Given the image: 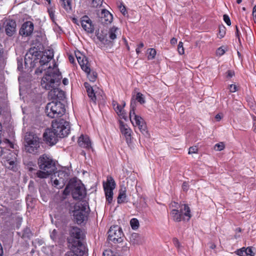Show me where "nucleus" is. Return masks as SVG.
I'll use <instances>...</instances> for the list:
<instances>
[{"mask_svg": "<svg viewBox=\"0 0 256 256\" xmlns=\"http://www.w3.org/2000/svg\"><path fill=\"white\" fill-rule=\"evenodd\" d=\"M116 186V182L112 176H108L106 182H103L106 199L109 204L112 200L113 190L115 188Z\"/></svg>", "mask_w": 256, "mask_h": 256, "instance_id": "nucleus-11", "label": "nucleus"}, {"mask_svg": "<svg viewBox=\"0 0 256 256\" xmlns=\"http://www.w3.org/2000/svg\"><path fill=\"white\" fill-rule=\"evenodd\" d=\"M198 152V148L196 146H191L189 148L188 154H196Z\"/></svg>", "mask_w": 256, "mask_h": 256, "instance_id": "nucleus-46", "label": "nucleus"}, {"mask_svg": "<svg viewBox=\"0 0 256 256\" xmlns=\"http://www.w3.org/2000/svg\"><path fill=\"white\" fill-rule=\"evenodd\" d=\"M70 192L76 200H82L86 194V191L82 184L74 180H71L64 190V194L65 195H68Z\"/></svg>", "mask_w": 256, "mask_h": 256, "instance_id": "nucleus-4", "label": "nucleus"}, {"mask_svg": "<svg viewBox=\"0 0 256 256\" xmlns=\"http://www.w3.org/2000/svg\"><path fill=\"white\" fill-rule=\"evenodd\" d=\"M124 234L122 230L118 226H111L108 232V238L114 243H120L123 240Z\"/></svg>", "mask_w": 256, "mask_h": 256, "instance_id": "nucleus-12", "label": "nucleus"}, {"mask_svg": "<svg viewBox=\"0 0 256 256\" xmlns=\"http://www.w3.org/2000/svg\"><path fill=\"white\" fill-rule=\"evenodd\" d=\"M54 54L52 52L48 51H38L36 48H31L25 56V63L30 62L33 67L38 66L35 70L36 74L38 75L42 72L43 70H46L48 68L49 62L52 59Z\"/></svg>", "mask_w": 256, "mask_h": 256, "instance_id": "nucleus-1", "label": "nucleus"}, {"mask_svg": "<svg viewBox=\"0 0 256 256\" xmlns=\"http://www.w3.org/2000/svg\"><path fill=\"white\" fill-rule=\"evenodd\" d=\"M48 12L49 16L51 18V20H52V22H54L55 20V17H54V10L52 8H48Z\"/></svg>", "mask_w": 256, "mask_h": 256, "instance_id": "nucleus-41", "label": "nucleus"}, {"mask_svg": "<svg viewBox=\"0 0 256 256\" xmlns=\"http://www.w3.org/2000/svg\"><path fill=\"white\" fill-rule=\"evenodd\" d=\"M62 83L64 86L68 85V80L66 78H64L62 80Z\"/></svg>", "mask_w": 256, "mask_h": 256, "instance_id": "nucleus-60", "label": "nucleus"}, {"mask_svg": "<svg viewBox=\"0 0 256 256\" xmlns=\"http://www.w3.org/2000/svg\"><path fill=\"white\" fill-rule=\"evenodd\" d=\"M44 140L50 146L55 144L59 136L52 129H47L43 134Z\"/></svg>", "mask_w": 256, "mask_h": 256, "instance_id": "nucleus-15", "label": "nucleus"}, {"mask_svg": "<svg viewBox=\"0 0 256 256\" xmlns=\"http://www.w3.org/2000/svg\"><path fill=\"white\" fill-rule=\"evenodd\" d=\"M139 238L138 234L136 233H134L132 234L131 237L130 238V242L133 244H138L137 242H135V240Z\"/></svg>", "mask_w": 256, "mask_h": 256, "instance_id": "nucleus-44", "label": "nucleus"}, {"mask_svg": "<svg viewBox=\"0 0 256 256\" xmlns=\"http://www.w3.org/2000/svg\"><path fill=\"white\" fill-rule=\"evenodd\" d=\"M245 254L246 256H254V253L253 252L251 247L245 248Z\"/></svg>", "mask_w": 256, "mask_h": 256, "instance_id": "nucleus-45", "label": "nucleus"}, {"mask_svg": "<svg viewBox=\"0 0 256 256\" xmlns=\"http://www.w3.org/2000/svg\"><path fill=\"white\" fill-rule=\"evenodd\" d=\"M225 52L224 50L222 48H219L216 50V54L220 56L223 55Z\"/></svg>", "mask_w": 256, "mask_h": 256, "instance_id": "nucleus-51", "label": "nucleus"}, {"mask_svg": "<svg viewBox=\"0 0 256 256\" xmlns=\"http://www.w3.org/2000/svg\"><path fill=\"white\" fill-rule=\"evenodd\" d=\"M130 118L131 122L134 124V116H138L135 113V106L132 104H130Z\"/></svg>", "mask_w": 256, "mask_h": 256, "instance_id": "nucleus-32", "label": "nucleus"}, {"mask_svg": "<svg viewBox=\"0 0 256 256\" xmlns=\"http://www.w3.org/2000/svg\"><path fill=\"white\" fill-rule=\"evenodd\" d=\"M38 165L40 170L36 172V176L40 178H48L56 170L55 162L52 158L46 154L40 156L38 160Z\"/></svg>", "mask_w": 256, "mask_h": 256, "instance_id": "nucleus-3", "label": "nucleus"}, {"mask_svg": "<svg viewBox=\"0 0 256 256\" xmlns=\"http://www.w3.org/2000/svg\"><path fill=\"white\" fill-rule=\"evenodd\" d=\"M52 130L58 134L59 138L66 136L70 132L68 122L64 119L56 120L52 124Z\"/></svg>", "mask_w": 256, "mask_h": 256, "instance_id": "nucleus-9", "label": "nucleus"}, {"mask_svg": "<svg viewBox=\"0 0 256 256\" xmlns=\"http://www.w3.org/2000/svg\"><path fill=\"white\" fill-rule=\"evenodd\" d=\"M87 74V76L90 80V82H94L96 81L97 78V74L95 72L90 71H90L88 72H85Z\"/></svg>", "mask_w": 256, "mask_h": 256, "instance_id": "nucleus-30", "label": "nucleus"}, {"mask_svg": "<svg viewBox=\"0 0 256 256\" xmlns=\"http://www.w3.org/2000/svg\"><path fill=\"white\" fill-rule=\"evenodd\" d=\"M65 112L64 106L60 102L52 101L46 107V115L50 118H56L62 116Z\"/></svg>", "mask_w": 256, "mask_h": 256, "instance_id": "nucleus-6", "label": "nucleus"}, {"mask_svg": "<svg viewBox=\"0 0 256 256\" xmlns=\"http://www.w3.org/2000/svg\"><path fill=\"white\" fill-rule=\"evenodd\" d=\"M181 205L179 204L178 203L176 202H172L170 204V207L171 208L179 210L180 209Z\"/></svg>", "mask_w": 256, "mask_h": 256, "instance_id": "nucleus-47", "label": "nucleus"}, {"mask_svg": "<svg viewBox=\"0 0 256 256\" xmlns=\"http://www.w3.org/2000/svg\"><path fill=\"white\" fill-rule=\"evenodd\" d=\"M148 60H152L154 58L156 55V50L154 48H149L148 50Z\"/></svg>", "mask_w": 256, "mask_h": 256, "instance_id": "nucleus-35", "label": "nucleus"}, {"mask_svg": "<svg viewBox=\"0 0 256 256\" xmlns=\"http://www.w3.org/2000/svg\"><path fill=\"white\" fill-rule=\"evenodd\" d=\"M234 74V72L232 70H228L227 72V77L228 78H232V77Z\"/></svg>", "mask_w": 256, "mask_h": 256, "instance_id": "nucleus-56", "label": "nucleus"}, {"mask_svg": "<svg viewBox=\"0 0 256 256\" xmlns=\"http://www.w3.org/2000/svg\"><path fill=\"white\" fill-rule=\"evenodd\" d=\"M60 4L66 10H72L71 2L70 0H60Z\"/></svg>", "mask_w": 256, "mask_h": 256, "instance_id": "nucleus-29", "label": "nucleus"}, {"mask_svg": "<svg viewBox=\"0 0 256 256\" xmlns=\"http://www.w3.org/2000/svg\"><path fill=\"white\" fill-rule=\"evenodd\" d=\"M136 99L140 104H142L145 102L144 98V95L140 92H138L136 94Z\"/></svg>", "mask_w": 256, "mask_h": 256, "instance_id": "nucleus-38", "label": "nucleus"}, {"mask_svg": "<svg viewBox=\"0 0 256 256\" xmlns=\"http://www.w3.org/2000/svg\"><path fill=\"white\" fill-rule=\"evenodd\" d=\"M224 20L228 25L230 26L231 22L229 16L227 14L224 15Z\"/></svg>", "mask_w": 256, "mask_h": 256, "instance_id": "nucleus-48", "label": "nucleus"}, {"mask_svg": "<svg viewBox=\"0 0 256 256\" xmlns=\"http://www.w3.org/2000/svg\"><path fill=\"white\" fill-rule=\"evenodd\" d=\"M6 164L8 168L14 170V166H16L14 160H8Z\"/></svg>", "mask_w": 256, "mask_h": 256, "instance_id": "nucleus-40", "label": "nucleus"}, {"mask_svg": "<svg viewBox=\"0 0 256 256\" xmlns=\"http://www.w3.org/2000/svg\"><path fill=\"white\" fill-rule=\"evenodd\" d=\"M226 34V28L224 26H220L219 27L218 36L220 38H223Z\"/></svg>", "mask_w": 256, "mask_h": 256, "instance_id": "nucleus-42", "label": "nucleus"}, {"mask_svg": "<svg viewBox=\"0 0 256 256\" xmlns=\"http://www.w3.org/2000/svg\"><path fill=\"white\" fill-rule=\"evenodd\" d=\"M68 60L71 63H72V64L74 63V58L72 56H68Z\"/></svg>", "mask_w": 256, "mask_h": 256, "instance_id": "nucleus-59", "label": "nucleus"}, {"mask_svg": "<svg viewBox=\"0 0 256 256\" xmlns=\"http://www.w3.org/2000/svg\"><path fill=\"white\" fill-rule=\"evenodd\" d=\"M254 130L256 133V118L254 117Z\"/></svg>", "mask_w": 256, "mask_h": 256, "instance_id": "nucleus-61", "label": "nucleus"}, {"mask_svg": "<svg viewBox=\"0 0 256 256\" xmlns=\"http://www.w3.org/2000/svg\"><path fill=\"white\" fill-rule=\"evenodd\" d=\"M6 54L4 52L2 45L0 44V64L4 66L6 62Z\"/></svg>", "mask_w": 256, "mask_h": 256, "instance_id": "nucleus-28", "label": "nucleus"}, {"mask_svg": "<svg viewBox=\"0 0 256 256\" xmlns=\"http://www.w3.org/2000/svg\"><path fill=\"white\" fill-rule=\"evenodd\" d=\"M62 78L61 74L54 64L53 68L50 66L48 70H46L44 75L42 78L41 86L46 90L58 86Z\"/></svg>", "mask_w": 256, "mask_h": 256, "instance_id": "nucleus-2", "label": "nucleus"}, {"mask_svg": "<svg viewBox=\"0 0 256 256\" xmlns=\"http://www.w3.org/2000/svg\"><path fill=\"white\" fill-rule=\"evenodd\" d=\"M80 22L83 29L88 33H92L94 31V26L91 20L86 16H82Z\"/></svg>", "mask_w": 256, "mask_h": 256, "instance_id": "nucleus-17", "label": "nucleus"}, {"mask_svg": "<svg viewBox=\"0 0 256 256\" xmlns=\"http://www.w3.org/2000/svg\"><path fill=\"white\" fill-rule=\"evenodd\" d=\"M182 188L184 190L186 191V190H188V183L186 182H184L182 184Z\"/></svg>", "mask_w": 256, "mask_h": 256, "instance_id": "nucleus-57", "label": "nucleus"}, {"mask_svg": "<svg viewBox=\"0 0 256 256\" xmlns=\"http://www.w3.org/2000/svg\"><path fill=\"white\" fill-rule=\"evenodd\" d=\"M126 187H121L120 190L119 194L118 197V204H122L126 200Z\"/></svg>", "mask_w": 256, "mask_h": 256, "instance_id": "nucleus-26", "label": "nucleus"}, {"mask_svg": "<svg viewBox=\"0 0 256 256\" xmlns=\"http://www.w3.org/2000/svg\"><path fill=\"white\" fill-rule=\"evenodd\" d=\"M52 184L58 188H62L64 184V180L62 178H60V180H54Z\"/></svg>", "mask_w": 256, "mask_h": 256, "instance_id": "nucleus-34", "label": "nucleus"}, {"mask_svg": "<svg viewBox=\"0 0 256 256\" xmlns=\"http://www.w3.org/2000/svg\"><path fill=\"white\" fill-rule=\"evenodd\" d=\"M10 142L8 140H5L2 142L1 140H0V144H2V146H4L6 142ZM8 150L7 149H6L4 148L2 146H0V156L6 153L5 151Z\"/></svg>", "mask_w": 256, "mask_h": 256, "instance_id": "nucleus-39", "label": "nucleus"}, {"mask_svg": "<svg viewBox=\"0 0 256 256\" xmlns=\"http://www.w3.org/2000/svg\"><path fill=\"white\" fill-rule=\"evenodd\" d=\"M236 36L239 38L240 32H239L238 28L236 26Z\"/></svg>", "mask_w": 256, "mask_h": 256, "instance_id": "nucleus-62", "label": "nucleus"}, {"mask_svg": "<svg viewBox=\"0 0 256 256\" xmlns=\"http://www.w3.org/2000/svg\"><path fill=\"white\" fill-rule=\"evenodd\" d=\"M134 120L141 132L144 135L148 134L146 126L144 120L140 116H134Z\"/></svg>", "mask_w": 256, "mask_h": 256, "instance_id": "nucleus-23", "label": "nucleus"}, {"mask_svg": "<svg viewBox=\"0 0 256 256\" xmlns=\"http://www.w3.org/2000/svg\"><path fill=\"white\" fill-rule=\"evenodd\" d=\"M96 20L98 24L107 25L110 24L113 19L112 15L106 10L103 9L97 12Z\"/></svg>", "mask_w": 256, "mask_h": 256, "instance_id": "nucleus-14", "label": "nucleus"}, {"mask_svg": "<svg viewBox=\"0 0 256 256\" xmlns=\"http://www.w3.org/2000/svg\"><path fill=\"white\" fill-rule=\"evenodd\" d=\"M84 86L86 90V92L89 98H90V99L95 102L96 101V96L92 88L88 82H84Z\"/></svg>", "mask_w": 256, "mask_h": 256, "instance_id": "nucleus-25", "label": "nucleus"}, {"mask_svg": "<svg viewBox=\"0 0 256 256\" xmlns=\"http://www.w3.org/2000/svg\"><path fill=\"white\" fill-rule=\"evenodd\" d=\"M144 44L142 42H141L140 44L138 45V46L136 48V54H138L140 52V48H142V47H144Z\"/></svg>", "mask_w": 256, "mask_h": 256, "instance_id": "nucleus-52", "label": "nucleus"}, {"mask_svg": "<svg viewBox=\"0 0 256 256\" xmlns=\"http://www.w3.org/2000/svg\"><path fill=\"white\" fill-rule=\"evenodd\" d=\"M170 215L173 220L176 222H180L186 219L188 220L192 217L190 210L188 204H181L180 209H172Z\"/></svg>", "mask_w": 256, "mask_h": 256, "instance_id": "nucleus-7", "label": "nucleus"}, {"mask_svg": "<svg viewBox=\"0 0 256 256\" xmlns=\"http://www.w3.org/2000/svg\"><path fill=\"white\" fill-rule=\"evenodd\" d=\"M252 16L255 23H256V5L254 7L252 10Z\"/></svg>", "mask_w": 256, "mask_h": 256, "instance_id": "nucleus-55", "label": "nucleus"}, {"mask_svg": "<svg viewBox=\"0 0 256 256\" xmlns=\"http://www.w3.org/2000/svg\"><path fill=\"white\" fill-rule=\"evenodd\" d=\"M120 130L122 134L126 137L130 136V130L128 128V126L124 124L123 122H120Z\"/></svg>", "mask_w": 256, "mask_h": 256, "instance_id": "nucleus-27", "label": "nucleus"}, {"mask_svg": "<svg viewBox=\"0 0 256 256\" xmlns=\"http://www.w3.org/2000/svg\"><path fill=\"white\" fill-rule=\"evenodd\" d=\"M70 245V252L72 254L76 256H82L86 248L80 240H68Z\"/></svg>", "mask_w": 256, "mask_h": 256, "instance_id": "nucleus-13", "label": "nucleus"}, {"mask_svg": "<svg viewBox=\"0 0 256 256\" xmlns=\"http://www.w3.org/2000/svg\"><path fill=\"white\" fill-rule=\"evenodd\" d=\"M130 224L132 229L136 230L139 227V222L135 218H132L130 221Z\"/></svg>", "mask_w": 256, "mask_h": 256, "instance_id": "nucleus-33", "label": "nucleus"}, {"mask_svg": "<svg viewBox=\"0 0 256 256\" xmlns=\"http://www.w3.org/2000/svg\"><path fill=\"white\" fill-rule=\"evenodd\" d=\"M78 145L83 148L89 150L92 148V143L89 137L86 135H81L78 141Z\"/></svg>", "mask_w": 256, "mask_h": 256, "instance_id": "nucleus-21", "label": "nucleus"}, {"mask_svg": "<svg viewBox=\"0 0 256 256\" xmlns=\"http://www.w3.org/2000/svg\"><path fill=\"white\" fill-rule=\"evenodd\" d=\"M177 42V39L174 38H173L171 39L170 40V44H176Z\"/></svg>", "mask_w": 256, "mask_h": 256, "instance_id": "nucleus-58", "label": "nucleus"}, {"mask_svg": "<svg viewBox=\"0 0 256 256\" xmlns=\"http://www.w3.org/2000/svg\"><path fill=\"white\" fill-rule=\"evenodd\" d=\"M76 57L82 69L84 72H88L90 71V64L87 58L83 55L80 56H76Z\"/></svg>", "mask_w": 256, "mask_h": 256, "instance_id": "nucleus-22", "label": "nucleus"}, {"mask_svg": "<svg viewBox=\"0 0 256 256\" xmlns=\"http://www.w3.org/2000/svg\"><path fill=\"white\" fill-rule=\"evenodd\" d=\"M103 0H89V4L91 7L98 8L100 6Z\"/></svg>", "mask_w": 256, "mask_h": 256, "instance_id": "nucleus-31", "label": "nucleus"}, {"mask_svg": "<svg viewBox=\"0 0 256 256\" xmlns=\"http://www.w3.org/2000/svg\"><path fill=\"white\" fill-rule=\"evenodd\" d=\"M3 27L4 28V32L8 36H12L16 31V23L15 20H6L4 22Z\"/></svg>", "mask_w": 256, "mask_h": 256, "instance_id": "nucleus-16", "label": "nucleus"}, {"mask_svg": "<svg viewBox=\"0 0 256 256\" xmlns=\"http://www.w3.org/2000/svg\"><path fill=\"white\" fill-rule=\"evenodd\" d=\"M228 88L230 92H234L237 90V87L234 84H230Z\"/></svg>", "mask_w": 256, "mask_h": 256, "instance_id": "nucleus-50", "label": "nucleus"}, {"mask_svg": "<svg viewBox=\"0 0 256 256\" xmlns=\"http://www.w3.org/2000/svg\"><path fill=\"white\" fill-rule=\"evenodd\" d=\"M173 242L176 246L177 248L180 247V244L178 240L176 238H174L173 239Z\"/></svg>", "mask_w": 256, "mask_h": 256, "instance_id": "nucleus-54", "label": "nucleus"}, {"mask_svg": "<svg viewBox=\"0 0 256 256\" xmlns=\"http://www.w3.org/2000/svg\"><path fill=\"white\" fill-rule=\"evenodd\" d=\"M103 256H120V255L117 252H114L111 250H106L103 252Z\"/></svg>", "mask_w": 256, "mask_h": 256, "instance_id": "nucleus-36", "label": "nucleus"}, {"mask_svg": "<svg viewBox=\"0 0 256 256\" xmlns=\"http://www.w3.org/2000/svg\"><path fill=\"white\" fill-rule=\"evenodd\" d=\"M48 96L52 99L62 100L64 97V92L58 88V86L52 88L49 90Z\"/></svg>", "mask_w": 256, "mask_h": 256, "instance_id": "nucleus-19", "label": "nucleus"}, {"mask_svg": "<svg viewBox=\"0 0 256 256\" xmlns=\"http://www.w3.org/2000/svg\"><path fill=\"white\" fill-rule=\"evenodd\" d=\"M25 150L29 153L36 154L40 148V139L32 133H26L24 138Z\"/></svg>", "mask_w": 256, "mask_h": 256, "instance_id": "nucleus-5", "label": "nucleus"}, {"mask_svg": "<svg viewBox=\"0 0 256 256\" xmlns=\"http://www.w3.org/2000/svg\"><path fill=\"white\" fill-rule=\"evenodd\" d=\"M225 148V144L223 142H220L216 144L214 146V150L216 151H221Z\"/></svg>", "mask_w": 256, "mask_h": 256, "instance_id": "nucleus-37", "label": "nucleus"}, {"mask_svg": "<svg viewBox=\"0 0 256 256\" xmlns=\"http://www.w3.org/2000/svg\"><path fill=\"white\" fill-rule=\"evenodd\" d=\"M126 106V102L124 101L122 102V106L120 104H118L116 107H114V110L116 112V114L120 117L123 118H126V112L124 110V108Z\"/></svg>", "mask_w": 256, "mask_h": 256, "instance_id": "nucleus-24", "label": "nucleus"}, {"mask_svg": "<svg viewBox=\"0 0 256 256\" xmlns=\"http://www.w3.org/2000/svg\"><path fill=\"white\" fill-rule=\"evenodd\" d=\"M120 8L121 12L124 15H126V9L125 6H120Z\"/></svg>", "mask_w": 256, "mask_h": 256, "instance_id": "nucleus-53", "label": "nucleus"}, {"mask_svg": "<svg viewBox=\"0 0 256 256\" xmlns=\"http://www.w3.org/2000/svg\"><path fill=\"white\" fill-rule=\"evenodd\" d=\"M120 34V30L115 26L111 28L108 32V36H104L101 38L98 36L100 40L104 43V45L111 47L113 45L114 40L116 38L117 36Z\"/></svg>", "mask_w": 256, "mask_h": 256, "instance_id": "nucleus-10", "label": "nucleus"}, {"mask_svg": "<svg viewBox=\"0 0 256 256\" xmlns=\"http://www.w3.org/2000/svg\"><path fill=\"white\" fill-rule=\"evenodd\" d=\"M65 256H74V254H72L70 252H67L65 254Z\"/></svg>", "mask_w": 256, "mask_h": 256, "instance_id": "nucleus-64", "label": "nucleus"}, {"mask_svg": "<svg viewBox=\"0 0 256 256\" xmlns=\"http://www.w3.org/2000/svg\"><path fill=\"white\" fill-rule=\"evenodd\" d=\"M236 254L240 256H244V254H245V248H242L238 250L236 252Z\"/></svg>", "mask_w": 256, "mask_h": 256, "instance_id": "nucleus-49", "label": "nucleus"}, {"mask_svg": "<svg viewBox=\"0 0 256 256\" xmlns=\"http://www.w3.org/2000/svg\"><path fill=\"white\" fill-rule=\"evenodd\" d=\"M70 238L68 240H80L82 239L84 236V233L82 230L76 226L72 227L70 231Z\"/></svg>", "mask_w": 256, "mask_h": 256, "instance_id": "nucleus-20", "label": "nucleus"}, {"mask_svg": "<svg viewBox=\"0 0 256 256\" xmlns=\"http://www.w3.org/2000/svg\"><path fill=\"white\" fill-rule=\"evenodd\" d=\"M34 30V24L28 21L22 24L20 30V34L22 36H28L32 33Z\"/></svg>", "mask_w": 256, "mask_h": 256, "instance_id": "nucleus-18", "label": "nucleus"}, {"mask_svg": "<svg viewBox=\"0 0 256 256\" xmlns=\"http://www.w3.org/2000/svg\"><path fill=\"white\" fill-rule=\"evenodd\" d=\"M114 108L116 107L118 104L116 101H113L112 103Z\"/></svg>", "mask_w": 256, "mask_h": 256, "instance_id": "nucleus-63", "label": "nucleus"}, {"mask_svg": "<svg viewBox=\"0 0 256 256\" xmlns=\"http://www.w3.org/2000/svg\"><path fill=\"white\" fill-rule=\"evenodd\" d=\"M88 209V204L86 202H80L76 204L74 210V216L78 224H80L85 220Z\"/></svg>", "mask_w": 256, "mask_h": 256, "instance_id": "nucleus-8", "label": "nucleus"}, {"mask_svg": "<svg viewBox=\"0 0 256 256\" xmlns=\"http://www.w3.org/2000/svg\"><path fill=\"white\" fill-rule=\"evenodd\" d=\"M178 51L180 54H183L184 52V50L183 46V43L182 42H179L178 46Z\"/></svg>", "mask_w": 256, "mask_h": 256, "instance_id": "nucleus-43", "label": "nucleus"}]
</instances>
